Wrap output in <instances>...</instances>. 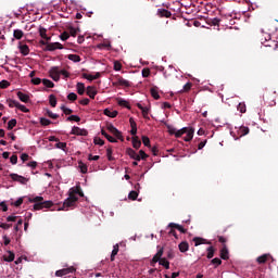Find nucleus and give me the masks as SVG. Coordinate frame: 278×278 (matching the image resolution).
<instances>
[{
	"label": "nucleus",
	"instance_id": "f257e3e1",
	"mask_svg": "<svg viewBox=\"0 0 278 278\" xmlns=\"http://www.w3.org/2000/svg\"><path fill=\"white\" fill-rule=\"evenodd\" d=\"M186 228L179 224L169 223L165 230H161V236H167L168 240L178 242V244H188V241L181 240V235L186 233Z\"/></svg>",
	"mask_w": 278,
	"mask_h": 278
},
{
	"label": "nucleus",
	"instance_id": "f03ea898",
	"mask_svg": "<svg viewBox=\"0 0 278 278\" xmlns=\"http://www.w3.org/2000/svg\"><path fill=\"white\" fill-rule=\"evenodd\" d=\"M29 203H35L33 206V210L35 212H38L40 210H49L50 207H53V201H45L43 197L36 195V197H29L28 198Z\"/></svg>",
	"mask_w": 278,
	"mask_h": 278
},
{
	"label": "nucleus",
	"instance_id": "7ed1b4c3",
	"mask_svg": "<svg viewBox=\"0 0 278 278\" xmlns=\"http://www.w3.org/2000/svg\"><path fill=\"white\" fill-rule=\"evenodd\" d=\"M77 201H79V198L68 194V198L65 199V201L63 202V206L61 207V210H66L67 207H75Z\"/></svg>",
	"mask_w": 278,
	"mask_h": 278
},
{
	"label": "nucleus",
	"instance_id": "20e7f679",
	"mask_svg": "<svg viewBox=\"0 0 278 278\" xmlns=\"http://www.w3.org/2000/svg\"><path fill=\"white\" fill-rule=\"evenodd\" d=\"M106 129H108V131H110V134L115 136V138L121 140L122 142H125V138H123V132H121V130H118L116 127H114V125H112V124L106 125Z\"/></svg>",
	"mask_w": 278,
	"mask_h": 278
},
{
	"label": "nucleus",
	"instance_id": "39448f33",
	"mask_svg": "<svg viewBox=\"0 0 278 278\" xmlns=\"http://www.w3.org/2000/svg\"><path fill=\"white\" fill-rule=\"evenodd\" d=\"M10 177L13 181H17L18 184H22V186H27V182L29 181L28 178L21 176L18 174H10Z\"/></svg>",
	"mask_w": 278,
	"mask_h": 278
},
{
	"label": "nucleus",
	"instance_id": "423d86ee",
	"mask_svg": "<svg viewBox=\"0 0 278 278\" xmlns=\"http://www.w3.org/2000/svg\"><path fill=\"white\" fill-rule=\"evenodd\" d=\"M68 194L72 197H84V191L81 190V186H76L70 189Z\"/></svg>",
	"mask_w": 278,
	"mask_h": 278
},
{
	"label": "nucleus",
	"instance_id": "0eeeda50",
	"mask_svg": "<svg viewBox=\"0 0 278 278\" xmlns=\"http://www.w3.org/2000/svg\"><path fill=\"white\" fill-rule=\"evenodd\" d=\"M72 136H88V131L84 128L74 126L71 131Z\"/></svg>",
	"mask_w": 278,
	"mask_h": 278
},
{
	"label": "nucleus",
	"instance_id": "6e6552de",
	"mask_svg": "<svg viewBox=\"0 0 278 278\" xmlns=\"http://www.w3.org/2000/svg\"><path fill=\"white\" fill-rule=\"evenodd\" d=\"M56 49H64V46L60 42L48 43L43 51H55Z\"/></svg>",
	"mask_w": 278,
	"mask_h": 278
},
{
	"label": "nucleus",
	"instance_id": "1a4fd4ad",
	"mask_svg": "<svg viewBox=\"0 0 278 278\" xmlns=\"http://www.w3.org/2000/svg\"><path fill=\"white\" fill-rule=\"evenodd\" d=\"M156 14L160 18H170L173 16V13L166 9H157Z\"/></svg>",
	"mask_w": 278,
	"mask_h": 278
},
{
	"label": "nucleus",
	"instance_id": "9d476101",
	"mask_svg": "<svg viewBox=\"0 0 278 278\" xmlns=\"http://www.w3.org/2000/svg\"><path fill=\"white\" fill-rule=\"evenodd\" d=\"M50 77L53 81H60V70L58 67H52L50 70Z\"/></svg>",
	"mask_w": 278,
	"mask_h": 278
},
{
	"label": "nucleus",
	"instance_id": "9b49d317",
	"mask_svg": "<svg viewBox=\"0 0 278 278\" xmlns=\"http://www.w3.org/2000/svg\"><path fill=\"white\" fill-rule=\"evenodd\" d=\"M116 86H124L125 88H131V83H129V80L118 76Z\"/></svg>",
	"mask_w": 278,
	"mask_h": 278
},
{
	"label": "nucleus",
	"instance_id": "f8f14e48",
	"mask_svg": "<svg viewBox=\"0 0 278 278\" xmlns=\"http://www.w3.org/2000/svg\"><path fill=\"white\" fill-rule=\"evenodd\" d=\"M162 255H164V248H159L156 254L152 258V264H157V262L162 260Z\"/></svg>",
	"mask_w": 278,
	"mask_h": 278
},
{
	"label": "nucleus",
	"instance_id": "ddd939ff",
	"mask_svg": "<svg viewBox=\"0 0 278 278\" xmlns=\"http://www.w3.org/2000/svg\"><path fill=\"white\" fill-rule=\"evenodd\" d=\"M126 153L127 155H129V157H131V160H136L137 162H140V155L136 153L134 149L128 148L126 150Z\"/></svg>",
	"mask_w": 278,
	"mask_h": 278
},
{
	"label": "nucleus",
	"instance_id": "4468645a",
	"mask_svg": "<svg viewBox=\"0 0 278 278\" xmlns=\"http://www.w3.org/2000/svg\"><path fill=\"white\" fill-rule=\"evenodd\" d=\"M186 136L184 137L185 142H190L194 138V128H187Z\"/></svg>",
	"mask_w": 278,
	"mask_h": 278
},
{
	"label": "nucleus",
	"instance_id": "2eb2a0df",
	"mask_svg": "<svg viewBox=\"0 0 278 278\" xmlns=\"http://www.w3.org/2000/svg\"><path fill=\"white\" fill-rule=\"evenodd\" d=\"M84 79H88V81H94V79H99L101 77V73H96V75L92 74H83Z\"/></svg>",
	"mask_w": 278,
	"mask_h": 278
},
{
	"label": "nucleus",
	"instance_id": "dca6fc26",
	"mask_svg": "<svg viewBox=\"0 0 278 278\" xmlns=\"http://www.w3.org/2000/svg\"><path fill=\"white\" fill-rule=\"evenodd\" d=\"M249 131H250L249 127L240 126L239 129L237 130V134H238L239 138H242V136L249 135Z\"/></svg>",
	"mask_w": 278,
	"mask_h": 278
},
{
	"label": "nucleus",
	"instance_id": "f3484780",
	"mask_svg": "<svg viewBox=\"0 0 278 278\" xmlns=\"http://www.w3.org/2000/svg\"><path fill=\"white\" fill-rule=\"evenodd\" d=\"M18 49L22 55H29V46L23 45L22 42H20Z\"/></svg>",
	"mask_w": 278,
	"mask_h": 278
},
{
	"label": "nucleus",
	"instance_id": "a211bd4d",
	"mask_svg": "<svg viewBox=\"0 0 278 278\" xmlns=\"http://www.w3.org/2000/svg\"><path fill=\"white\" fill-rule=\"evenodd\" d=\"M17 98L20 99V101H22V103H29V96L24 93L23 91L17 92Z\"/></svg>",
	"mask_w": 278,
	"mask_h": 278
},
{
	"label": "nucleus",
	"instance_id": "6ab92c4d",
	"mask_svg": "<svg viewBox=\"0 0 278 278\" xmlns=\"http://www.w3.org/2000/svg\"><path fill=\"white\" fill-rule=\"evenodd\" d=\"M14 252L9 251L7 254L2 255L3 262H14Z\"/></svg>",
	"mask_w": 278,
	"mask_h": 278
},
{
	"label": "nucleus",
	"instance_id": "aec40b11",
	"mask_svg": "<svg viewBox=\"0 0 278 278\" xmlns=\"http://www.w3.org/2000/svg\"><path fill=\"white\" fill-rule=\"evenodd\" d=\"M39 35L41 36V38H42L43 40H47V42H49V40H51V37H49V36L47 35V28H45V27H42V26L39 27Z\"/></svg>",
	"mask_w": 278,
	"mask_h": 278
},
{
	"label": "nucleus",
	"instance_id": "412c9836",
	"mask_svg": "<svg viewBox=\"0 0 278 278\" xmlns=\"http://www.w3.org/2000/svg\"><path fill=\"white\" fill-rule=\"evenodd\" d=\"M270 260V254H263L256 258L257 264H266Z\"/></svg>",
	"mask_w": 278,
	"mask_h": 278
},
{
	"label": "nucleus",
	"instance_id": "4be33fe9",
	"mask_svg": "<svg viewBox=\"0 0 278 278\" xmlns=\"http://www.w3.org/2000/svg\"><path fill=\"white\" fill-rule=\"evenodd\" d=\"M103 114L109 116L110 118H116L118 116V111H112L110 109H105Z\"/></svg>",
	"mask_w": 278,
	"mask_h": 278
},
{
	"label": "nucleus",
	"instance_id": "5701e85b",
	"mask_svg": "<svg viewBox=\"0 0 278 278\" xmlns=\"http://www.w3.org/2000/svg\"><path fill=\"white\" fill-rule=\"evenodd\" d=\"M87 96L90 98V99H94V97H97V89L92 86H88L87 87Z\"/></svg>",
	"mask_w": 278,
	"mask_h": 278
},
{
	"label": "nucleus",
	"instance_id": "b1692460",
	"mask_svg": "<svg viewBox=\"0 0 278 278\" xmlns=\"http://www.w3.org/2000/svg\"><path fill=\"white\" fill-rule=\"evenodd\" d=\"M220 257L222 260H229V249L226 248V245H224L222 249H220Z\"/></svg>",
	"mask_w": 278,
	"mask_h": 278
},
{
	"label": "nucleus",
	"instance_id": "393cba45",
	"mask_svg": "<svg viewBox=\"0 0 278 278\" xmlns=\"http://www.w3.org/2000/svg\"><path fill=\"white\" fill-rule=\"evenodd\" d=\"M192 242H194V244H212L211 241H206L205 239L200 238V237H194L192 239Z\"/></svg>",
	"mask_w": 278,
	"mask_h": 278
},
{
	"label": "nucleus",
	"instance_id": "a878e982",
	"mask_svg": "<svg viewBox=\"0 0 278 278\" xmlns=\"http://www.w3.org/2000/svg\"><path fill=\"white\" fill-rule=\"evenodd\" d=\"M23 36H25V33H23L22 29H14L13 30V37L15 38V40H22Z\"/></svg>",
	"mask_w": 278,
	"mask_h": 278
},
{
	"label": "nucleus",
	"instance_id": "bb28decb",
	"mask_svg": "<svg viewBox=\"0 0 278 278\" xmlns=\"http://www.w3.org/2000/svg\"><path fill=\"white\" fill-rule=\"evenodd\" d=\"M117 103L118 105H121V108H127V110H131V105H129V102L123 98L117 99Z\"/></svg>",
	"mask_w": 278,
	"mask_h": 278
},
{
	"label": "nucleus",
	"instance_id": "cd10ccee",
	"mask_svg": "<svg viewBox=\"0 0 278 278\" xmlns=\"http://www.w3.org/2000/svg\"><path fill=\"white\" fill-rule=\"evenodd\" d=\"M150 93H151V97L155 99V101L160 99V92L157 91V87H152L150 89Z\"/></svg>",
	"mask_w": 278,
	"mask_h": 278
},
{
	"label": "nucleus",
	"instance_id": "c85d7f7f",
	"mask_svg": "<svg viewBox=\"0 0 278 278\" xmlns=\"http://www.w3.org/2000/svg\"><path fill=\"white\" fill-rule=\"evenodd\" d=\"M132 147L134 149H140V147H142V141H140L136 136L132 137Z\"/></svg>",
	"mask_w": 278,
	"mask_h": 278
},
{
	"label": "nucleus",
	"instance_id": "c756f323",
	"mask_svg": "<svg viewBox=\"0 0 278 278\" xmlns=\"http://www.w3.org/2000/svg\"><path fill=\"white\" fill-rule=\"evenodd\" d=\"M67 60H71V62H81V56L78 54H68Z\"/></svg>",
	"mask_w": 278,
	"mask_h": 278
},
{
	"label": "nucleus",
	"instance_id": "7c9ffc66",
	"mask_svg": "<svg viewBox=\"0 0 278 278\" xmlns=\"http://www.w3.org/2000/svg\"><path fill=\"white\" fill-rule=\"evenodd\" d=\"M159 263L161 266H164V268H166V270H168V268H170V263L166 258H160Z\"/></svg>",
	"mask_w": 278,
	"mask_h": 278
},
{
	"label": "nucleus",
	"instance_id": "2f4dec72",
	"mask_svg": "<svg viewBox=\"0 0 278 278\" xmlns=\"http://www.w3.org/2000/svg\"><path fill=\"white\" fill-rule=\"evenodd\" d=\"M77 92L80 96L86 92V86L84 85V83H78L77 84Z\"/></svg>",
	"mask_w": 278,
	"mask_h": 278
},
{
	"label": "nucleus",
	"instance_id": "473e14b6",
	"mask_svg": "<svg viewBox=\"0 0 278 278\" xmlns=\"http://www.w3.org/2000/svg\"><path fill=\"white\" fill-rule=\"evenodd\" d=\"M116 255H118V244H115L113 247V251L111 253V262H114Z\"/></svg>",
	"mask_w": 278,
	"mask_h": 278
},
{
	"label": "nucleus",
	"instance_id": "72a5a7b5",
	"mask_svg": "<svg viewBox=\"0 0 278 278\" xmlns=\"http://www.w3.org/2000/svg\"><path fill=\"white\" fill-rule=\"evenodd\" d=\"M68 275V269L63 268L55 271V277H64Z\"/></svg>",
	"mask_w": 278,
	"mask_h": 278
},
{
	"label": "nucleus",
	"instance_id": "f704fd0d",
	"mask_svg": "<svg viewBox=\"0 0 278 278\" xmlns=\"http://www.w3.org/2000/svg\"><path fill=\"white\" fill-rule=\"evenodd\" d=\"M238 112H240L241 114L247 113V104H244V102H240L237 106Z\"/></svg>",
	"mask_w": 278,
	"mask_h": 278
},
{
	"label": "nucleus",
	"instance_id": "c9c22d12",
	"mask_svg": "<svg viewBox=\"0 0 278 278\" xmlns=\"http://www.w3.org/2000/svg\"><path fill=\"white\" fill-rule=\"evenodd\" d=\"M49 103H50L51 108H55V105H58V99L55 98V96H53V94L49 96Z\"/></svg>",
	"mask_w": 278,
	"mask_h": 278
},
{
	"label": "nucleus",
	"instance_id": "e433bc0d",
	"mask_svg": "<svg viewBox=\"0 0 278 278\" xmlns=\"http://www.w3.org/2000/svg\"><path fill=\"white\" fill-rule=\"evenodd\" d=\"M78 166H79L80 173H83V175H86V173H88V165H86L84 162H79Z\"/></svg>",
	"mask_w": 278,
	"mask_h": 278
},
{
	"label": "nucleus",
	"instance_id": "4c0bfd02",
	"mask_svg": "<svg viewBox=\"0 0 278 278\" xmlns=\"http://www.w3.org/2000/svg\"><path fill=\"white\" fill-rule=\"evenodd\" d=\"M42 84L43 86H46V88H54L55 84H53V81H51L50 79H42Z\"/></svg>",
	"mask_w": 278,
	"mask_h": 278
},
{
	"label": "nucleus",
	"instance_id": "58836bf2",
	"mask_svg": "<svg viewBox=\"0 0 278 278\" xmlns=\"http://www.w3.org/2000/svg\"><path fill=\"white\" fill-rule=\"evenodd\" d=\"M215 251L216 250L212 245L210 248H207V255H206L207 260H212V257H214Z\"/></svg>",
	"mask_w": 278,
	"mask_h": 278
},
{
	"label": "nucleus",
	"instance_id": "ea45409f",
	"mask_svg": "<svg viewBox=\"0 0 278 278\" xmlns=\"http://www.w3.org/2000/svg\"><path fill=\"white\" fill-rule=\"evenodd\" d=\"M40 125H42V127H49V125H51V119L40 117Z\"/></svg>",
	"mask_w": 278,
	"mask_h": 278
},
{
	"label": "nucleus",
	"instance_id": "a19ab883",
	"mask_svg": "<svg viewBox=\"0 0 278 278\" xmlns=\"http://www.w3.org/2000/svg\"><path fill=\"white\" fill-rule=\"evenodd\" d=\"M47 116H49V118H52L53 121H56V118H60L59 114L52 113L51 110H47Z\"/></svg>",
	"mask_w": 278,
	"mask_h": 278
},
{
	"label": "nucleus",
	"instance_id": "79ce46f5",
	"mask_svg": "<svg viewBox=\"0 0 278 278\" xmlns=\"http://www.w3.org/2000/svg\"><path fill=\"white\" fill-rule=\"evenodd\" d=\"M188 131V127H185L180 130H176V138H181L184 136V134H186Z\"/></svg>",
	"mask_w": 278,
	"mask_h": 278
},
{
	"label": "nucleus",
	"instance_id": "37998d69",
	"mask_svg": "<svg viewBox=\"0 0 278 278\" xmlns=\"http://www.w3.org/2000/svg\"><path fill=\"white\" fill-rule=\"evenodd\" d=\"M106 157H108L109 162H114V156H112V147H109L106 149Z\"/></svg>",
	"mask_w": 278,
	"mask_h": 278
},
{
	"label": "nucleus",
	"instance_id": "c03bdc74",
	"mask_svg": "<svg viewBox=\"0 0 278 278\" xmlns=\"http://www.w3.org/2000/svg\"><path fill=\"white\" fill-rule=\"evenodd\" d=\"M211 264H214L215 268H218V266H220V264H223V261L218 257H215L211 261Z\"/></svg>",
	"mask_w": 278,
	"mask_h": 278
},
{
	"label": "nucleus",
	"instance_id": "a18cd8bd",
	"mask_svg": "<svg viewBox=\"0 0 278 278\" xmlns=\"http://www.w3.org/2000/svg\"><path fill=\"white\" fill-rule=\"evenodd\" d=\"M208 23H210L211 25L218 26V25H220V18H218V17L210 18V20H208Z\"/></svg>",
	"mask_w": 278,
	"mask_h": 278
},
{
	"label": "nucleus",
	"instance_id": "49530a36",
	"mask_svg": "<svg viewBox=\"0 0 278 278\" xmlns=\"http://www.w3.org/2000/svg\"><path fill=\"white\" fill-rule=\"evenodd\" d=\"M68 38H71V34H70L68 31H63V33L60 35V39L63 40V41L68 40Z\"/></svg>",
	"mask_w": 278,
	"mask_h": 278
},
{
	"label": "nucleus",
	"instance_id": "de8ad7c7",
	"mask_svg": "<svg viewBox=\"0 0 278 278\" xmlns=\"http://www.w3.org/2000/svg\"><path fill=\"white\" fill-rule=\"evenodd\" d=\"M93 143L98 144L99 147H103V144H105V141L103 139L99 138V137H96L93 139Z\"/></svg>",
	"mask_w": 278,
	"mask_h": 278
},
{
	"label": "nucleus",
	"instance_id": "09e8293b",
	"mask_svg": "<svg viewBox=\"0 0 278 278\" xmlns=\"http://www.w3.org/2000/svg\"><path fill=\"white\" fill-rule=\"evenodd\" d=\"M141 140L144 147H151V139H149V137L142 136Z\"/></svg>",
	"mask_w": 278,
	"mask_h": 278
},
{
	"label": "nucleus",
	"instance_id": "8fccbe9b",
	"mask_svg": "<svg viewBox=\"0 0 278 278\" xmlns=\"http://www.w3.org/2000/svg\"><path fill=\"white\" fill-rule=\"evenodd\" d=\"M128 199L130 201H136V199H138V193L137 191H130L129 194H128Z\"/></svg>",
	"mask_w": 278,
	"mask_h": 278
},
{
	"label": "nucleus",
	"instance_id": "3c124183",
	"mask_svg": "<svg viewBox=\"0 0 278 278\" xmlns=\"http://www.w3.org/2000/svg\"><path fill=\"white\" fill-rule=\"evenodd\" d=\"M61 110H62L63 114H66V116H70V114H73V110L68 109L64 105L61 106Z\"/></svg>",
	"mask_w": 278,
	"mask_h": 278
},
{
	"label": "nucleus",
	"instance_id": "603ef678",
	"mask_svg": "<svg viewBox=\"0 0 278 278\" xmlns=\"http://www.w3.org/2000/svg\"><path fill=\"white\" fill-rule=\"evenodd\" d=\"M8 101V103H9V108H18V101H16V100H11V99H9V100H7Z\"/></svg>",
	"mask_w": 278,
	"mask_h": 278
},
{
	"label": "nucleus",
	"instance_id": "864d4df0",
	"mask_svg": "<svg viewBox=\"0 0 278 278\" xmlns=\"http://www.w3.org/2000/svg\"><path fill=\"white\" fill-rule=\"evenodd\" d=\"M192 88V83H187L180 92H189V90Z\"/></svg>",
	"mask_w": 278,
	"mask_h": 278
},
{
	"label": "nucleus",
	"instance_id": "5fc2aeb1",
	"mask_svg": "<svg viewBox=\"0 0 278 278\" xmlns=\"http://www.w3.org/2000/svg\"><path fill=\"white\" fill-rule=\"evenodd\" d=\"M16 125V119H11V121H9V123H8V129H9V131H11V129H14V126Z\"/></svg>",
	"mask_w": 278,
	"mask_h": 278
},
{
	"label": "nucleus",
	"instance_id": "6e6d98bb",
	"mask_svg": "<svg viewBox=\"0 0 278 278\" xmlns=\"http://www.w3.org/2000/svg\"><path fill=\"white\" fill-rule=\"evenodd\" d=\"M67 121H74L75 123H79V121H81V117L77 116V115H71L67 117Z\"/></svg>",
	"mask_w": 278,
	"mask_h": 278
},
{
	"label": "nucleus",
	"instance_id": "4d7b16f0",
	"mask_svg": "<svg viewBox=\"0 0 278 278\" xmlns=\"http://www.w3.org/2000/svg\"><path fill=\"white\" fill-rule=\"evenodd\" d=\"M178 249L181 253H186L188 251L189 245L188 244H178Z\"/></svg>",
	"mask_w": 278,
	"mask_h": 278
},
{
	"label": "nucleus",
	"instance_id": "13d9d810",
	"mask_svg": "<svg viewBox=\"0 0 278 278\" xmlns=\"http://www.w3.org/2000/svg\"><path fill=\"white\" fill-rule=\"evenodd\" d=\"M17 110H21V112H24L25 114L29 113V109H27L25 105L18 103Z\"/></svg>",
	"mask_w": 278,
	"mask_h": 278
},
{
	"label": "nucleus",
	"instance_id": "bf43d9fd",
	"mask_svg": "<svg viewBox=\"0 0 278 278\" xmlns=\"http://www.w3.org/2000/svg\"><path fill=\"white\" fill-rule=\"evenodd\" d=\"M68 101H77V93L71 92L67 96Z\"/></svg>",
	"mask_w": 278,
	"mask_h": 278
},
{
	"label": "nucleus",
	"instance_id": "052dcab7",
	"mask_svg": "<svg viewBox=\"0 0 278 278\" xmlns=\"http://www.w3.org/2000/svg\"><path fill=\"white\" fill-rule=\"evenodd\" d=\"M55 148H56V149H62V151H65V149H66V142H58V143L55 144Z\"/></svg>",
	"mask_w": 278,
	"mask_h": 278
},
{
	"label": "nucleus",
	"instance_id": "680f3d73",
	"mask_svg": "<svg viewBox=\"0 0 278 278\" xmlns=\"http://www.w3.org/2000/svg\"><path fill=\"white\" fill-rule=\"evenodd\" d=\"M9 86H10V81L8 80L0 81V88L5 89V88H9Z\"/></svg>",
	"mask_w": 278,
	"mask_h": 278
},
{
	"label": "nucleus",
	"instance_id": "e2e57ef3",
	"mask_svg": "<svg viewBox=\"0 0 278 278\" xmlns=\"http://www.w3.org/2000/svg\"><path fill=\"white\" fill-rule=\"evenodd\" d=\"M139 157L140 160H147V157H149V154L144 153L143 150L139 151Z\"/></svg>",
	"mask_w": 278,
	"mask_h": 278
},
{
	"label": "nucleus",
	"instance_id": "0e129e2a",
	"mask_svg": "<svg viewBox=\"0 0 278 278\" xmlns=\"http://www.w3.org/2000/svg\"><path fill=\"white\" fill-rule=\"evenodd\" d=\"M121 68H123V64H121V62L115 61L114 62V71H121Z\"/></svg>",
	"mask_w": 278,
	"mask_h": 278
},
{
	"label": "nucleus",
	"instance_id": "69168bd1",
	"mask_svg": "<svg viewBox=\"0 0 278 278\" xmlns=\"http://www.w3.org/2000/svg\"><path fill=\"white\" fill-rule=\"evenodd\" d=\"M141 73H142V77H149L151 75V70L143 68Z\"/></svg>",
	"mask_w": 278,
	"mask_h": 278
},
{
	"label": "nucleus",
	"instance_id": "338daca9",
	"mask_svg": "<svg viewBox=\"0 0 278 278\" xmlns=\"http://www.w3.org/2000/svg\"><path fill=\"white\" fill-rule=\"evenodd\" d=\"M217 241H218L220 244H226L227 238H226V237H223V236H218V237H217Z\"/></svg>",
	"mask_w": 278,
	"mask_h": 278
},
{
	"label": "nucleus",
	"instance_id": "774afa93",
	"mask_svg": "<svg viewBox=\"0 0 278 278\" xmlns=\"http://www.w3.org/2000/svg\"><path fill=\"white\" fill-rule=\"evenodd\" d=\"M70 35H72L73 38H75V36H77V28L71 27V28H70Z\"/></svg>",
	"mask_w": 278,
	"mask_h": 278
}]
</instances>
